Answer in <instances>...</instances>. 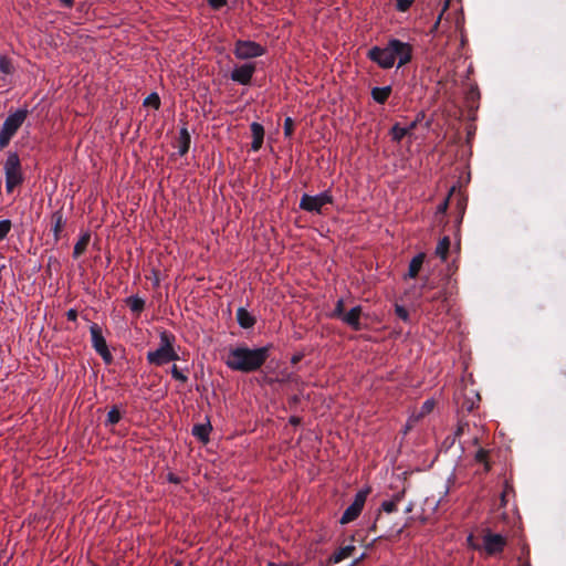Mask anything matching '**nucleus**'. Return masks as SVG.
Wrapping results in <instances>:
<instances>
[{"label": "nucleus", "instance_id": "1", "mask_svg": "<svg viewBox=\"0 0 566 566\" xmlns=\"http://www.w3.org/2000/svg\"><path fill=\"white\" fill-rule=\"evenodd\" d=\"M272 346L266 345L258 348H250L245 345H239L230 348L226 365L228 368L240 373H254L259 370L270 357Z\"/></svg>", "mask_w": 566, "mask_h": 566}, {"label": "nucleus", "instance_id": "2", "mask_svg": "<svg viewBox=\"0 0 566 566\" xmlns=\"http://www.w3.org/2000/svg\"><path fill=\"white\" fill-rule=\"evenodd\" d=\"M333 201L334 198L329 190L323 191L316 196L304 193L300 200V209L307 212L323 214V207L325 205L333 203Z\"/></svg>", "mask_w": 566, "mask_h": 566}, {"label": "nucleus", "instance_id": "3", "mask_svg": "<svg viewBox=\"0 0 566 566\" xmlns=\"http://www.w3.org/2000/svg\"><path fill=\"white\" fill-rule=\"evenodd\" d=\"M6 188L11 192L18 185L23 181L21 174L20 158L17 153H11L4 164Z\"/></svg>", "mask_w": 566, "mask_h": 566}, {"label": "nucleus", "instance_id": "4", "mask_svg": "<svg viewBox=\"0 0 566 566\" xmlns=\"http://www.w3.org/2000/svg\"><path fill=\"white\" fill-rule=\"evenodd\" d=\"M369 492H370V489L367 488V489H363L356 493L353 503L343 513V515L339 520L340 524H343V525L348 524V523L355 521L360 515Z\"/></svg>", "mask_w": 566, "mask_h": 566}, {"label": "nucleus", "instance_id": "5", "mask_svg": "<svg viewBox=\"0 0 566 566\" xmlns=\"http://www.w3.org/2000/svg\"><path fill=\"white\" fill-rule=\"evenodd\" d=\"M389 50L394 59V64L396 60L398 61V67H401L408 64L412 60V45L402 42L398 39H390L388 41Z\"/></svg>", "mask_w": 566, "mask_h": 566}, {"label": "nucleus", "instance_id": "6", "mask_svg": "<svg viewBox=\"0 0 566 566\" xmlns=\"http://www.w3.org/2000/svg\"><path fill=\"white\" fill-rule=\"evenodd\" d=\"M234 55L240 60H247L261 56L265 53V49L254 41L239 40L234 45Z\"/></svg>", "mask_w": 566, "mask_h": 566}, {"label": "nucleus", "instance_id": "7", "mask_svg": "<svg viewBox=\"0 0 566 566\" xmlns=\"http://www.w3.org/2000/svg\"><path fill=\"white\" fill-rule=\"evenodd\" d=\"M367 57L379 65L381 69H391L394 66V59L389 50L388 43L384 46H373L367 52Z\"/></svg>", "mask_w": 566, "mask_h": 566}, {"label": "nucleus", "instance_id": "8", "mask_svg": "<svg viewBox=\"0 0 566 566\" xmlns=\"http://www.w3.org/2000/svg\"><path fill=\"white\" fill-rule=\"evenodd\" d=\"M483 548L488 555H496L504 551L506 546V538L501 534H494L486 531L483 535Z\"/></svg>", "mask_w": 566, "mask_h": 566}, {"label": "nucleus", "instance_id": "9", "mask_svg": "<svg viewBox=\"0 0 566 566\" xmlns=\"http://www.w3.org/2000/svg\"><path fill=\"white\" fill-rule=\"evenodd\" d=\"M179 359L176 350H168L165 348H157L147 353V361L150 365L163 366L169 361Z\"/></svg>", "mask_w": 566, "mask_h": 566}, {"label": "nucleus", "instance_id": "10", "mask_svg": "<svg viewBox=\"0 0 566 566\" xmlns=\"http://www.w3.org/2000/svg\"><path fill=\"white\" fill-rule=\"evenodd\" d=\"M28 109H18L13 114H10L3 125L2 128L4 132L10 133L11 135H15V133L19 130V128L22 126L24 120L28 117Z\"/></svg>", "mask_w": 566, "mask_h": 566}, {"label": "nucleus", "instance_id": "11", "mask_svg": "<svg viewBox=\"0 0 566 566\" xmlns=\"http://www.w3.org/2000/svg\"><path fill=\"white\" fill-rule=\"evenodd\" d=\"M255 72V65L253 63H245L241 66L235 67L231 73V80L241 84L248 85Z\"/></svg>", "mask_w": 566, "mask_h": 566}, {"label": "nucleus", "instance_id": "12", "mask_svg": "<svg viewBox=\"0 0 566 566\" xmlns=\"http://www.w3.org/2000/svg\"><path fill=\"white\" fill-rule=\"evenodd\" d=\"M481 400L480 395L474 389L464 390L462 401L460 402V412H472Z\"/></svg>", "mask_w": 566, "mask_h": 566}, {"label": "nucleus", "instance_id": "13", "mask_svg": "<svg viewBox=\"0 0 566 566\" xmlns=\"http://www.w3.org/2000/svg\"><path fill=\"white\" fill-rule=\"evenodd\" d=\"M91 332V338H92V346L95 349V352L98 354L107 348L106 340L103 336L102 328L98 324L93 323L90 326Z\"/></svg>", "mask_w": 566, "mask_h": 566}, {"label": "nucleus", "instance_id": "14", "mask_svg": "<svg viewBox=\"0 0 566 566\" xmlns=\"http://www.w3.org/2000/svg\"><path fill=\"white\" fill-rule=\"evenodd\" d=\"M360 315H361V306L353 307L348 313H345L342 317V321L352 327L354 331H360Z\"/></svg>", "mask_w": 566, "mask_h": 566}, {"label": "nucleus", "instance_id": "15", "mask_svg": "<svg viewBox=\"0 0 566 566\" xmlns=\"http://www.w3.org/2000/svg\"><path fill=\"white\" fill-rule=\"evenodd\" d=\"M251 134H252V143L251 149L253 151H258L261 149L264 140V127L256 122H253L250 125Z\"/></svg>", "mask_w": 566, "mask_h": 566}, {"label": "nucleus", "instance_id": "16", "mask_svg": "<svg viewBox=\"0 0 566 566\" xmlns=\"http://www.w3.org/2000/svg\"><path fill=\"white\" fill-rule=\"evenodd\" d=\"M356 552V547L354 545H346L336 549L327 559V564H338L345 558L353 556Z\"/></svg>", "mask_w": 566, "mask_h": 566}, {"label": "nucleus", "instance_id": "17", "mask_svg": "<svg viewBox=\"0 0 566 566\" xmlns=\"http://www.w3.org/2000/svg\"><path fill=\"white\" fill-rule=\"evenodd\" d=\"M238 324L244 328H252L256 322L255 317L244 307H239L237 311Z\"/></svg>", "mask_w": 566, "mask_h": 566}, {"label": "nucleus", "instance_id": "18", "mask_svg": "<svg viewBox=\"0 0 566 566\" xmlns=\"http://www.w3.org/2000/svg\"><path fill=\"white\" fill-rule=\"evenodd\" d=\"M424 258H426V254L424 253H418L417 255H415L410 263H409V268H408V273H407V277L409 279H416L422 268V264L424 262Z\"/></svg>", "mask_w": 566, "mask_h": 566}, {"label": "nucleus", "instance_id": "19", "mask_svg": "<svg viewBox=\"0 0 566 566\" xmlns=\"http://www.w3.org/2000/svg\"><path fill=\"white\" fill-rule=\"evenodd\" d=\"M212 427L210 422L207 423H197L192 427V436L196 437L199 441L207 443L209 441V433Z\"/></svg>", "mask_w": 566, "mask_h": 566}, {"label": "nucleus", "instance_id": "20", "mask_svg": "<svg viewBox=\"0 0 566 566\" xmlns=\"http://www.w3.org/2000/svg\"><path fill=\"white\" fill-rule=\"evenodd\" d=\"M51 222H52V231H53V235H54V241L57 242L60 240V234L65 224V221L63 219V213L61 210H57L52 214Z\"/></svg>", "mask_w": 566, "mask_h": 566}, {"label": "nucleus", "instance_id": "21", "mask_svg": "<svg viewBox=\"0 0 566 566\" xmlns=\"http://www.w3.org/2000/svg\"><path fill=\"white\" fill-rule=\"evenodd\" d=\"M190 142H191V138H190V134L188 132V129L186 127H182L180 129V133H179V138H178V144H177V147H178V153L180 156H185L188 150H189V147H190Z\"/></svg>", "mask_w": 566, "mask_h": 566}, {"label": "nucleus", "instance_id": "22", "mask_svg": "<svg viewBox=\"0 0 566 566\" xmlns=\"http://www.w3.org/2000/svg\"><path fill=\"white\" fill-rule=\"evenodd\" d=\"M417 123L413 122L410 124L408 128L401 127L398 123H396L390 129V136L395 142H401L405 136H407L412 129H415Z\"/></svg>", "mask_w": 566, "mask_h": 566}, {"label": "nucleus", "instance_id": "23", "mask_svg": "<svg viewBox=\"0 0 566 566\" xmlns=\"http://www.w3.org/2000/svg\"><path fill=\"white\" fill-rule=\"evenodd\" d=\"M392 90H391V86H384V87H374L371 88V97L373 99L378 103V104H385L390 94H391Z\"/></svg>", "mask_w": 566, "mask_h": 566}, {"label": "nucleus", "instance_id": "24", "mask_svg": "<svg viewBox=\"0 0 566 566\" xmlns=\"http://www.w3.org/2000/svg\"><path fill=\"white\" fill-rule=\"evenodd\" d=\"M405 497V490L396 493L391 500L384 501L380 506V511L386 513H394L397 511L398 503Z\"/></svg>", "mask_w": 566, "mask_h": 566}, {"label": "nucleus", "instance_id": "25", "mask_svg": "<svg viewBox=\"0 0 566 566\" xmlns=\"http://www.w3.org/2000/svg\"><path fill=\"white\" fill-rule=\"evenodd\" d=\"M91 240V234L88 232L84 233L78 241L75 243L73 249V258H80L86 250Z\"/></svg>", "mask_w": 566, "mask_h": 566}, {"label": "nucleus", "instance_id": "26", "mask_svg": "<svg viewBox=\"0 0 566 566\" xmlns=\"http://www.w3.org/2000/svg\"><path fill=\"white\" fill-rule=\"evenodd\" d=\"M126 304L133 313L139 315L145 310V301L136 295L126 298Z\"/></svg>", "mask_w": 566, "mask_h": 566}, {"label": "nucleus", "instance_id": "27", "mask_svg": "<svg viewBox=\"0 0 566 566\" xmlns=\"http://www.w3.org/2000/svg\"><path fill=\"white\" fill-rule=\"evenodd\" d=\"M450 249V238L443 237L437 244L436 254L442 260L446 261L449 254Z\"/></svg>", "mask_w": 566, "mask_h": 566}, {"label": "nucleus", "instance_id": "28", "mask_svg": "<svg viewBox=\"0 0 566 566\" xmlns=\"http://www.w3.org/2000/svg\"><path fill=\"white\" fill-rule=\"evenodd\" d=\"M174 343H175V336L171 333L164 331L160 334L159 348H165V349H168V350H175Z\"/></svg>", "mask_w": 566, "mask_h": 566}, {"label": "nucleus", "instance_id": "29", "mask_svg": "<svg viewBox=\"0 0 566 566\" xmlns=\"http://www.w3.org/2000/svg\"><path fill=\"white\" fill-rule=\"evenodd\" d=\"M122 419V413L118 410L117 406H113L111 410L107 412L106 426H114L118 423Z\"/></svg>", "mask_w": 566, "mask_h": 566}, {"label": "nucleus", "instance_id": "30", "mask_svg": "<svg viewBox=\"0 0 566 566\" xmlns=\"http://www.w3.org/2000/svg\"><path fill=\"white\" fill-rule=\"evenodd\" d=\"M488 455H489V452L485 449L481 448L476 451L475 457H474L476 462L484 464L485 471L490 470V464L488 462Z\"/></svg>", "mask_w": 566, "mask_h": 566}, {"label": "nucleus", "instance_id": "31", "mask_svg": "<svg viewBox=\"0 0 566 566\" xmlns=\"http://www.w3.org/2000/svg\"><path fill=\"white\" fill-rule=\"evenodd\" d=\"M144 105L145 106H151L154 107L155 109H158L160 107V98H159V95L157 93H151L149 94L145 99H144Z\"/></svg>", "mask_w": 566, "mask_h": 566}, {"label": "nucleus", "instance_id": "32", "mask_svg": "<svg viewBox=\"0 0 566 566\" xmlns=\"http://www.w3.org/2000/svg\"><path fill=\"white\" fill-rule=\"evenodd\" d=\"M345 314V303L343 298H339L336 302L335 308L333 313L331 314V317L342 319V317Z\"/></svg>", "mask_w": 566, "mask_h": 566}, {"label": "nucleus", "instance_id": "33", "mask_svg": "<svg viewBox=\"0 0 566 566\" xmlns=\"http://www.w3.org/2000/svg\"><path fill=\"white\" fill-rule=\"evenodd\" d=\"M294 120L291 117H286L283 124L284 136L291 138L294 133Z\"/></svg>", "mask_w": 566, "mask_h": 566}, {"label": "nucleus", "instance_id": "34", "mask_svg": "<svg viewBox=\"0 0 566 566\" xmlns=\"http://www.w3.org/2000/svg\"><path fill=\"white\" fill-rule=\"evenodd\" d=\"M12 228V223L9 219H4L0 221V241H2Z\"/></svg>", "mask_w": 566, "mask_h": 566}, {"label": "nucleus", "instance_id": "35", "mask_svg": "<svg viewBox=\"0 0 566 566\" xmlns=\"http://www.w3.org/2000/svg\"><path fill=\"white\" fill-rule=\"evenodd\" d=\"M0 71L4 74H11L13 72L11 61L7 56H0Z\"/></svg>", "mask_w": 566, "mask_h": 566}, {"label": "nucleus", "instance_id": "36", "mask_svg": "<svg viewBox=\"0 0 566 566\" xmlns=\"http://www.w3.org/2000/svg\"><path fill=\"white\" fill-rule=\"evenodd\" d=\"M170 373H171L172 378H175L176 380H178L182 384L188 381V377L184 373H181L176 365H174L171 367Z\"/></svg>", "mask_w": 566, "mask_h": 566}, {"label": "nucleus", "instance_id": "37", "mask_svg": "<svg viewBox=\"0 0 566 566\" xmlns=\"http://www.w3.org/2000/svg\"><path fill=\"white\" fill-rule=\"evenodd\" d=\"M170 373H171L172 378H175L176 380H178L182 384L188 381V377L184 373H181L176 365H174L171 367Z\"/></svg>", "mask_w": 566, "mask_h": 566}, {"label": "nucleus", "instance_id": "38", "mask_svg": "<svg viewBox=\"0 0 566 566\" xmlns=\"http://www.w3.org/2000/svg\"><path fill=\"white\" fill-rule=\"evenodd\" d=\"M170 373H171L172 378H175L176 380H178L182 384L188 381V377L184 373H181L176 365H174L171 367Z\"/></svg>", "mask_w": 566, "mask_h": 566}, {"label": "nucleus", "instance_id": "39", "mask_svg": "<svg viewBox=\"0 0 566 566\" xmlns=\"http://www.w3.org/2000/svg\"><path fill=\"white\" fill-rule=\"evenodd\" d=\"M433 408H434V401L431 399L426 400L421 406L420 416L423 417V416L430 413L433 410Z\"/></svg>", "mask_w": 566, "mask_h": 566}, {"label": "nucleus", "instance_id": "40", "mask_svg": "<svg viewBox=\"0 0 566 566\" xmlns=\"http://www.w3.org/2000/svg\"><path fill=\"white\" fill-rule=\"evenodd\" d=\"M12 137H13V135L1 129V132H0V149H3L4 147H7Z\"/></svg>", "mask_w": 566, "mask_h": 566}, {"label": "nucleus", "instance_id": "41", "mask_svg": "<svg viewBox=\"0 0 566 566\" xmlns=\"http://www.w3.org/2000/svg\"><path fill=\"white\" fill-rule=\"evenodd\" d=\"M395 313L403 322H407L409 319L408 311L403 306H401V305H396L395 306Z\"/></svg>", "mask_w": 566, "mask_h": 566}, {"label": "nucleus", "instance_id": "42", "mask_svg": "<svg viewBox=\"0 0 566 566\" xmlns=\"http://www.w3.org/2000/svg\"><path fill=\"white\" fill-rule=\"evenodd\" d=\"M468 428H469L468 421H464L463 419H460L459 423H458V428H457V430H455L453 436L455 438L461 437L464 433L465 429H468Z\"/></svg>", "mask_w": 566, "mask_h": 566}, {"label": "nucleus", "instance_id": "43", "mask_svg": "<svg viewBox=\"0 0 566 566\" xmlns=\"http://www.w3.org/2000/svg\"><path fill=\"white\" fill-rule=\"evenodd\" d=\"M413 0H397V10L406 12L412 4Z\"/></svg>", "mask_w": 566, "mask_h": 566}, {"label": "nucleus", "instance_id": "44", "mask_svg": "<svg viewBox=\"0 0 566 566\" xmlns=\"http://www.w3.org/2000/svg\"><path fill=\"white\" fill-rule=\"evenodd\" d=\"M98 355L102 357L105 364L109 365L113 361V355L109 352L108 347L104 349L103 352L98 353Z\"/></svg>", "mask_w": 566, "mask_h": 566}, {"label": "nucleus", "instance_id": "45", "mask_svg": "<svg viewBox=\"0 0 566 566\" xmlns=\"http://www.w3.org/2000/svg\"><path fill=\"white\" fill-rule=\"evenodd\" d=\"M510 492H513V489L509 484H505V488H504L503 492L501 493V506L506 505V502H507L506 497Z\"/></svg>", "mask_w": 566, "mask_h": 566}, {"label": "nucleus", "instance_id": "46", "mask_svg": "<svg viewBox=\"0 0 566 566\" xmlns=\"http://www.w3.org/2000/svg\"><path fill=\"white\" fill-rule=\"evenodd\" d=\"M207 1H208V4L214 10H219L227 4V0H207Z\"/></svg>", "mask_w": 566, "mask_h": 566}, {"label": "nucleus", "instance_id": "47", "mask_svg": "<svg viewBox=\"0 0 566 566\" xmlns=\"http://www.w3.org/2000/svg\"><path fill=\"white\" fill-rule=\"evenodd\" d=\"M66 317L69 321L75 322L77 319V311L74 308H71L66 312Z\"/></svg>", "mask_w": 566, "mask_h": 566}, {"label": "nucleus", "instance_id": "48", "mask_svg": "<svg viewBox=\"0 0 566 566\" xmlns=\"http://www.w3.org/2000/svg\"><path fill=\"white\" fill-rule=\"evenodd\" d=\"M448 206H449V197L438 206V212L444 213L448 209Z\"/></svg>", "mask_w": 566, "mask_h": 566}, {"label": "nucleus", "instance_id": "49", "mask_svg": "<svg viewBox=\"0 0 566 566\" xmlns=\"http://www.w3.org/2000/svg\"><path fill=\"white\" fill-rule=\"evenodd\" d=\"M167 480L170 482V483H174V484H179L181 482L180 478L175 475L174 473H169L167 475Z\"/></svg>", "mask_w": 566, "mask_h": 566}, {"label": "nucleus", "instance_id": "50", "mask_svg": "<svg viewBox=\"0 0 566 566\" xmlns=\"http://www.w3.org/2000/svg\"><path fill=\"white\" fill-rule=\"evenodd\" d=\"M457 438L453 436V437H447L443 441V444L447 447V448H450L454 444Z\"/></svg>", "mask_w": 566, "mask_h": 566}, {"label": "nucleus", "instance_id": "51", "mask_svg": "<svg viewBox=\"0 0 566 566\" xmlns=\"http://www.w3.org/2000/svg\"><path fill=\"white\" fill-rule=\"evenodd\" d=\"M442 297H443V293L442 292H438V293L431 295L430 297H428V301L429 302H436V301H438V300H440Z\"/></svg>", "mask_w": 566, "mask_h": 566}, {"label": "nucleus", "instance_id": "52", "mask_svg": "<svg viewBox=\"0 0 566 566\" xmlns=\"http://www.w3.org/2000/svg\"><path fill=\"white\" fill-rule=\"evenodd\" d=\"M60 2L65 8H72L74 4V0H60Z\"/></svg>", "mask_w": 566, "mask_h": 566}, {"label": "nucleus", "instance_id": "53", "mask_svg": "<svg viewBox=\"0 0 566 566\" xmlns=\"http://www.w3.org/2000/svg\"><path fill=\"white\" fill-rule=\"evenodd\" d=\"M290 423L293 426H297L301 423V419L298 417H291Z\"/></svg>", "mask_w": 566, "mask_h": 566}, {"label": "nucleus", "instance_id": "54", "mask_svg": "<svg viewBox=\"0 0 566 566\" xmlns=\"http://www.w3.org/2000/svg\"><path fill=\"white\" fill-rule=\"evenodd\" d=\"M422 287H423V289H424V287H430V289H431V287H433V284L429 283V280H428V279H426V281H424V283H423Z\"/></svg>", "mask_w": 566, "mask_h": 566}, {"label": "nucleus", "instance_id": "55", "mask_svg": "<svg viewBox=\"0 0 566 566\" xmlns=\"http://www.w3.org/2000/svg\"><path fill=\"white\" fill-rule=\"evenodd\" d=\"M520 566H531V563H530L528 559H526V560H521L520 559Z\"/></svg>", "mask_w": 566, "mask_h": 566}, {"label": "nucleus", "instance_id": "56", "mask_svg": "<svg viewBox=\"0 0 566 566\" xmlns=\"http://www.w3.org/2000/svg\"><path fill=\"white\" fill-rule=\"evenodd\" d=\"M440 20H441V17L438 18V20L436 21L434 25L432 27V31L437 30L438 29V25L440 23Z\"/></svg>", "mask_w": 566, "mask_h": 566}, {"label": "nucleus", "instance_id": "57", "mask_svg": "<svg viewBox=\"0 0 566 566\" xmlns=\"http://www.w3.org/2000/svg\"><path fill=\"white\" fill-rule=\"evenodd\" d=\"M376 522L369 527V531L370 532H376Z\"/></svg>", "mask_w": 566, "mask_h": 566}, {"label": "nucleus", "instance_id": "58", "mask_svg": "<svg viewBox=\"0 0 566 566\" xmlns=\"http://www.w3.org/2000/svg\"><path fill=\"white\" fill-rule=\"evenodd\" d=\"M361 558H363V557H360V558H357V559H356V560H355V562L353 563V565H356V564H358V563L360 562V559H361Z\"/></svg>", "mask_w": 566, "mask_h": 566}, {"label": "nucleus", "instance_id": "59", "mask_svg": "<svg viewBox=\"0 0 566 566\" xmlns=\"http://www.w3.org/2000/svg\"><path fill=\"white\" fill-rule=\"evenodd\" d=\"M298 359H300L298 357H293L292 361L296 363V361H298Z\"/></svg>", "mask_w": 566, "mask_h": 566}]
</instances>
